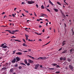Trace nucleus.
Returning a JSON list of instances; mask_svg holds the SVG:
<instances>
[{
	"mask_svg": "<svg viewBox=\"0 0 74 74\" xmlns=\"http://www.w3.org/2000/svg\"><path fill=\"white\" fill-rule=\"evenodd\" d=\"M27 4H34V1H27Z\"/></svg>",
	"mask_w": 74,
	"mask_h": 74,
	"instance_id": "nucleus-1",
	"label": "nucleus"
},
{
	"mask_svg": "<svg viewBox=\"0 0 74 74\" xmlns=\"http://www.w3.org/2000/svg\"><path fill=\"white\" fill-rule=\"evenodd\" d=\"M16 62H19V61L20 60V59H21V58L19 57H16Z\"/></svg>",
	"mask_w": 74,
	"mask_h": 74,
	"instance_id": "nucleus-2",
	"label": "nucleus"
},
{
	"mask_svg": "<svg viewBox=\"0 0 74 74\" xmlns=\"http://www.w3.org/2000/svg\"><path fill=\"white\" fill-rule=\"evenodd\" d=\"M39 66H40V65L39 64H37L35 66L34 68L35 69L37 70V69H38V67Z\"/></svg>",
	"mask_w": 74,
	"mask_h": 74,
	"instance_id": "nucleus-3",
	"label": "nucleus"
},
{
	"mask_svg": "<svg viewBox=\"0 0 74 74\" xmlns=\"http://www.w3.org/2000/svg\"><path fill=\"white\" fill-rule=\"evenodd\" d=\"M39 59L43 60L45 59H45H46L47 58H46V57H39V58H38V59Z\"/></svg>",
	"mask_w": 74,
	"mask_h": 74,
	"instance_id": "nucleus-4",
	"label": "nucleus"
},
{
	"mask_svg": "<svg viewBox=\"0 0 74 74\" xmlns=\"http://www.w3.org/2000/svg\"><path fill=\"white\" fill-rule=\"evenodd\" d=\"M69 67L70 69H71L72 71H73V66H71V65H69Z\"/></svg>",
	"mask_w": 74,
	"mask_h": 74,
	"instance_id": "nucleus-5",
	"label": "nucleus"
},
{
	"mask_svg": "<svg viewBox=\"0 0 74 74\" xmlns=\"http://www.w3.org/2000/svg\"><path fill=\"white\" fill-rule=\"evenodd\" d=\"M28 62L29 63H34L33 61L31 60V59H28Z\"/></svg>",
	"mask_w": 74,
	"mask_h": 74,
	"instance_id": "nucleus-6",
	"label": "nucleus"
},
{
	"mask_svg": "<svg viewBox=\"0 0 74 74\" xmlns=\"http://www.w3.org/2000/svg\"><path fill=\"white\" fill-rule=\"evenodd\" d=\"M16 54L18 55H21L22 54V53L21 52H18L16 53Z\"/></svg>",
	"mask_w": 74,
	"mask_h": 74,
	"instance_id": "nucleus-7",
	"label": "nucleus"
},
{
	"mask_svg": "<svg viewBox=\"0 0 74 74\" xmlns=\"http://www.w3.org/2000/svg\"><path fill=\"white\" fill-rule=\"evenodd\" d=\"M49 2L50 4H51V5H54V4H53V3H52L50 0H49Z\"/></svg>",
	"mask_w": 74,
	"mask_h": 74,
	"instance_id": "nucleus-8",
	"label": "nucleus"
},
{
	"mask_svg": "<svg viewBox=\"0 0 74 74\" xmlns=\"http://www.w3.org/2000/svg\"><path fill=\"white\" fill-rule=\"evenodd\" d=\"M15 62H16V59L14 58L12 60V62L13 63H15Z\"/></svg>",
	"mask_w": 74,
	"mask_h": 74,
	"instance_id": "nucleus-9",
	"label": "nucleus"
},
{
	"mask_svg": "<svg viewBox=\"0 0 74 74\" xmlns=\"http://www.w3.org/2000/svg\"><path fill=\"white\" fill-rule=\"evenodd\" d=\"M9 72L11 73H14V70L13 69H10Z\"/></svg>",
	"mask_w": 74,
	"mask_h": 74,
	"instance_id": "nucleus-10",
	"label": "nucleus"
},
{
	"mask_svg": "<svg viewBox=\"0 0 74 74\" xmlns=\"http://www.w3.org/2000/svg\"><path fill=\"white\" fill-rule=\"evenodd\" d=\"M28 56H29L30 58H32V59H33V60H34V59H35V58L33 57H32V56H30L28 55Z\"/></svg>",
	"mask_w": 74,
	"mask_h": 74,
	"instance_id": "nucleus-11",
	"label": "nucleus"
},
{
	"mask_svg": "<svg viewBox=\"0 0 74 74\" xmlns=\"http://www.w3.org/2000/svg\"><path fill=\"white\" fill-rule=\"evenodd\" d=\"M66 41L64 40L63 41V42L62 43V46H63V45H64L65 44H66Z\"/></svg>",
	"mask_w": 74,
	"mask_h": 74,
	"instance_id": "nucleus-12",
	"label": "nucleus"
},
{
	"mask_svg": "<svg viewBox=\"0 0 74 74\" xmlns=\"http://www.w3.org/2000/svg\"><path fill=\"white\" fill-rule=\"evenodd\" d=\"M53 10H54V11H55L56 12H58V11H59V10L56 9L54 8Z\"/></svg>",
	"mask_w": 74,
	"mask_h": 74,
	"instance_id": "nucleus-13",
	"label": "nucleus"
},
{
	"mask_svg": "<svg viewBox=\"0 0 74 74\" xmlns=\"http://www.w3.org/2000/svg\"><path fill=\"white\" fill-rule=\"evenodd\" d=\"M8 63H5L4 65L5 67H7V66H8Z\"/></svg>",
	"mask_w": 74,
	"mask_h": 74,
	"instance_id": "nucleus-14",
	"label": "nucleus"
},
{
	"mask_svg": "<svg viewBox=\"0 0 74 74\" xmlns=\"http://www.w3.org/2000/svg\"><path fill=\"white\" fill-rule=\"evenodd\" d=\"M24 62H25V64H27V60L25 59L24 60Z\"/></svg>",
	"mask_w": 74,
	"mask_h": 74,
	"instance_id": "nucleus-15",
	"label": "nucleus"
},
{
	"mask_svg": "<svg viewBox=\"0 0 74 74\" xmlns=\"http://www.w3.org/2000/svg\"><path fill=\"white\" fill-rule=\"evenodd\" d=\"M57 3L59 5H62L61 4H60V2H57Z\"/></svg>",
	"mask_w": 74,
	"mask_h": 74,
	"instance_id": "nucleus-16",
	"label": "nucleus"
},
{
	"mask_svg": "<svg viewBox=\"0 0 74 74\" xmlns=\"http://www.w3.org/2000/svg\"><path fill=\"white\" fill-rule=\"evenodd\" d=\"M23 46H24V47H27V45H26V44L25 43H24L23 44Z\"/></svg>",
	"mask_w": 74,
	"mask_h": 74,
	"instance_id": "nucleus-17",
	"label": "nucleus"
},
{
	"mask_svg": "<svg viewBox=\"0 0 74 74\" xmlns=\"http://www.w3.org/2000/svg\"><path fill=\"white\" fill-rule=\"evenodd\" d=\"M41 8H42V9H44V8H45V7H44V5H42L41 6Z\"/></svg>",
	"mask_w": 74,
	"mask_h": 74,
	"instance_id": "nucleus-18",
	"label": "nucleus"
},
{
	"mask_svg": "<svg viewBox=\"0 0 74 74\" xmlns=\"http://www.w3.org/2000/svg\"><path fill=\"white\" fill-rule=\"evenodd\" d=\"M52 66H56L57 65V64H52Z\"/></svg>",
	"mask_w": 74,
	"mask_h": 74,
	"instance_id": "nucleus-19",
	"label": "nucleus"
},
{
	"mask_svg": "<svg viewBox=\"0 0 74 74\" xmlns=\"http://www.w3.org/2000/svg\"><path fill=\"white\" fill-rule=\"evenodd\" d=\"M15 41H18V42H21V41L18 40H15Z\"/></svg>",
	"mask_w": 74,
	"mask_h": 74,
	"instance_id": "nucleus-20",
	"label": "nucleus"
},
{
	"mask_svg": "<svg viewBox=\"0 0 74 74\" xmlns=\"http://www.w3.org/2000/svg\"><path fill=\"white\" fill-rule=\"evenodd\" d=\"M2 69L3 70H6V68L4 67L3 68H2Z\"/></svg>",
	"mask_w": 74,
	"mask_h": 74,
	"instance_id": "nucleus-21",
	"label": "nucleus"
},
{
	"mask_svg": "<svg viewBox=\"0 0 74 74\" xmlns=\"http://www.w3.org/2000/svg\"><path fill=\"white\" fill-rule=\"evenodd\" d=\"M7 46L5 45L3 46L2 48H7Z\"/></svg>",
	"mask_w": 74,
	"mask_h": 74,
	"instance_id": "nucleus-22",
	"label": "nucleus"
},
{
	"mask_svg": "<svg viewBox=\"0 0 74 74\" xmlns=\"http://www.w3.org/2000/svg\"><path fill=\"white\" fill-rule=\"evenodd\" d=\"M66 52H67V50H66L64 51H63L62 52V53H65Z\"/></svg>",
	"mask_w": 74,
	"mask_h": 74,
	"instance_id": "nucleus-23",
	"label": "nucleus"
},
{
	"mask_svg": "<svg viewBox=\"0 0 74 74\" xmlns=\"http://www.w3.org/2000/svg\"><path fill=\"white\" fill-rule=\"evenodd\" d=\"M21 64L22 65H24V66H26V64H25V63H21Z\"/></svg>",
	"mask_w": 74,
	"mask_h": 74,
	"instance_id": "nucleus-24",
	"label": "nucleus"
},
{
	"mask_svg": "<svg viewBox=\"0 0 74 74\" xmlns=\"http://www.w3.org/2000/svg\"><path fill=\"white\" fill-rule=\"evenodd\" d=\"M39 59L38 58H35V59H34V60H38V59Z\"/></svg>",
	"mask_w": 74,
	"mask_h": 74,
	"instance_id": "nucleus-25",
	"label": "nucleus"
},
{
	"mask_svg": "<svg viewBox=\"0 0 74 74\" xmlns=\"http://www.w3.org/2000/svg\"><path fill=\"white\" fill-rule=\"evenodd\" d=\"M67 60L69 61V62H70V61H71V59L69 58H67Z\"/></svg>",
	"mask_w": 74,
	"mask_h": 74,
	"instance_id": "nucleus-26",
	"label": "nucleus"
},
{
	"mask_svg": "<svg viewBox=\"0 0 74 74\" xmlns=\"http://www.w3.org/2000/svg\"><path fill=\"white\" fill-rule=\"evenodd\" d=\"M6 31H7L8 32H9V33H10V34L11 33V31L10 30H6Z\"/></svg>",
	"mask_w": 74,
	"mask_h": 74,
	"instance_id": "nucleus-27",
	"label": "nucleus"
},
{
	"mask_svg": "<svg viewBox=\"0 0 74 74\" xmlns=\"http://www.w3.org/2000/svg\"><path fill=\"white\" fill-rule=\"evenodd\" d=\"M50 42H51V41H49L48 43L46 44L45 45H43V46H45V45H47V44H49V43Z\"/></svg>",
	"mask_w": 74,
	"mask_h": 74,
	"instance_id": "nucleus-28",
	"label": "nucleus"
},
{
	"mask_svg": "<svg viewBox=\"0 0 74 74\" xmlns=\"http://www.w3.org/2000/svg\"><path fill=\"white\" fill-rule=\"evenodd\" d=\"M18 51H20V52H23V51L21 49H18Z\"/></svg>",
	"mask_w": 74,
	"mask_h": 74,
	"instance_id": "nucleus-29",
	"label": "nucleus"
},
{
	"mask_svg": "<svg viewBox=\"0 0 74 74\" xmlns=\"http://www.w3.org/2000/svg\"><path fill=\"white\" fill-rule=\"evenodd\" d=\"M4 44H2L1 46V47H4Z\"/></svg>",
	"mask_w": 74,
	"mask_h": 74,
	"instance_id": "nucleus-30",
	"label": "nucleus"
},
{
	"mask_svg": "<svg viewBox=\"0 0 74 74\" xmlns=\"http://www.w3.org/2000/svg\"><path fill=\"white\" fill-rule=\"evenodd\" d=\"M23 42H24L25 43H26V41H25V39H23Z\"/></svg>",
	"mask_w": 74,
	"mask_h": 74,
	"instance_id": "nucleus-31",
	"label": "nucleus"
},
{
	"mask_svg": "<svg viewBox=\"0 0 74 74\" xmlns=\"http://www.w3.org/2000/svg\"><path fill=\"white\" fill-rule=\"evenodd\" d=\"M23 42H24L25 43H26V41H25V39H23Z\"/></svg>",
	"mask_w": 74,
	"mask_h": 74,
	"instance_id": "nucleus-32",
	"label": "nucleus"
},
{
	"mask_svg": "<svg viewBox=\"0 0 74 74\" xmlns=\"http://www.w3.org/2000/svg\"><path fill=\"white\" fill-rule=\"evenodd\" d=\"M22 67L21 66H19L18 67L19 69H22Z\"/></svg>",
	"mask_w": 74,
	"mask_h": 74,
	"instance_id": "nucleus-33",
	"label": "nucleus"
},
{
	"mask_svg": "<svg viewBox=\"0 0 74 74\" xmlns=\"http://www.w3.org/2000/svg\"><path fill=\"white\" fill-rule=\"evenodd\" d=\"M25 37L28 38V37H29V36L28 35H26V34H25Z\"/></svg>",
	"mask_w": 74,
	"mask_h": 74,
	"instance_id": "nucleus-34",
	"label": "nucleus"
},
{
	"mask_svg": "<svg viewBox=\"0 0 74 74\" xmlns=\"http://www.w3.org/2000/svg\"><path fill=\"white\" fill-rule=\"evenodd\" d=\"M63 58L62 57L60 58V60H63Z\"/></svg>",
	"mask_w": 74,
	"mask_h": 74,
	"instance_id": "nucleus-35",
	"label": "nucleus"
},
{
	"mask_svg": "<svg viewBox=\"0 0 74 74\" xmlns=\"http://www.w3.org/2000/svg\"><path fill=\"white\" fill-rule=\"evenodd\" d=\"M64 3H66V5H69V4H68V3H66V0H64Z\"/></svg>",
	"mask_w": 74,
	"mask_h": 74,
	"instance_id": "nucleus-36",
	"label": "nucleus"
},
{
	"mask_svg": "<svg viewBox=\"0 0 74 74\" xmlns=\"http://www.w3.org/2000/svg\"><path fill=\"white\" fill-rule=\"evenodd\" d=\"M56 73L57 74H59V73H60V71H56Z\"/></svg>",
	"mask_w": 74,
	"mask_h": 74,
	"instance_id": "nucleus-37",
	"label": "nucleus"
},
{
	"mask_svg": "<svg viewBox=\"0 0 74 74\" xmlns=\"http://www.w3.org/2000/svg\"><path fill=\"white\" fill-rule=\"evenodd\" d=\"M73 48H72L70 51V52H72V51H73Z\"/></svg>",
	"mask_w": 74,
	"mask_h": 74,
	"instance_id": "nucleus-38",
	"label": "nucleus"
},
{
	"mask_svg": "<svg viewBox=\"0 0 74 74\" xmlns=\"http://www.w3.org/2000/svg\"><path fill=\"white\" fill-rule=\"evenodd\" d=\"M46 17H47V18H48V16H47V15L45 14V15H44Z\"/></svg>",
	"mask_w": 74,
	"mask_h": 74,
	"instance_id": "nucleus-39",
	"label": "nucleus"
},
{
	"mask_svg": "<svg viewBox=\"0 0 74 74\" xmlns=\"http://www.w3.org/2000/svg\"><path fill=\"white\" fill-rule=\"evenodd\" d=\"M18 66V64H16L14 65V67H17Z\"/></svg>",
	"mask_w": 74,
	"mask_h": 74,
	"instance_id": "nucleus-40",
	"label": "nucleus"
},
{
	"mask_svg": "<svg viewBox=\"0 0 74 74\" xmlns=\"http://www.w3.org/2000/svg\"><path fill=\"white\" fill-rule=\"evenodd\" d=\"M36 8H38V4L36 5Z\"/></svg>",
	"mask_w": 74,
	"mask_h": 74,
	"instance_id": "nucleus-41",
	"label": "nucleus"
},
{
	"mask_svg": "<svg viewBox=\"0 0 74 74\" xmlns=\"http://www.w3.org/2000/svg\"><path fill=\"white\" fill-rule=\"evenodd\" d=\"M62 48H60V49L58 50V51H61V50H62Z\"/></svg>",
	"mask_w": 74,
	"mask_h": 74,
	"instance_id": "nucleus-42",
	"label": "nucleus"
},
{
	"mask_svg": "<svg viewBox=\"0 0 74 74\" xmlns=\"http://www.w3.org/2000/svg\"><path fill=\"white\" fill-rule=\"evenodd\" d=\"M62 15H63L64 17H66V16H65V15H64V14L62 13Z\"/></svg>",
	"mask_w": 74,
	"mask_h": 74,
	"instance_id": "nucleus-43",
	"label": "nucleus"
},
{
	"mask_svg": "<svg viewBox=\"0 0 74 74\" xmlns=\"http://www.w3.org/2000/svg\"><path fill=\"white\" fill-rule=\"evenodd\" d=\"M27 64V66H30V63H28Z\"/></svg>",
	"mask_w": 74,
	"mask_h": 74,
	"instance_id": "nucleus-44",
	"label": "nucleus"
},
{
	"mask_svg": "<svg viewBox=\"0 0 74 74\" xmlns=\"http://www.w3.org/2000/svg\"><path fill=\"white\" fill-rule=\"evenodd\" d=\"M12 16H13V17H15V16L14 15V14H12Z\"/></svg>",
	"mask_w": 74,
	"mask_h": 74,
	"instance_id": "nucleus-45",
	"label": "nucleus"
},
{
	"mask_svg": "<svg viewBox=\"0 0 74 74\" xmlns=\"http://www.w3.org/2000/svg\"><path fill=\"white\" fill-rule=\"evenodd\" d=\"M47 11H48L49 12H50V10H49V9H47Z\"/></svg>",
	"mask_w": 74,
	"mask_h": 74,
	"instance_id": "nucleus-46",
	"label": "nucleus"
},
{
	"mask_svg": "<svg viewBox=\"0 0 74 74\" xmlns=\"http://www.w3.org/2000/svg\"><path fill=\"white\" fill-rule=\"evenodd\" d=\"M56 67H60V66H59V65H57V66H56Z\"/></svg>",
	"mask_w": 74,
	"mask_h": 74,
	"instance_id": "nucleus-47",
	"label": "nucleus"
},
{
	"mask_svg": "<svg viewBox=\"0 0 74 74\" xmlns=\"http://www.w3.org/2000/svg\"><path fill=\"white\" fill-rule=\"evenodd\" d=\"M25 12H26V13H29V12L27 11H25Z\"/></svg>",
	"mask_w": 74,
	"mask_h": 74,
	"instance_id": "nucleus-48",
	"label": "nucleus"
},
{
	"mask_svg": "<svg viewBox=\"0 0 74 74\" xmlns=\"http://www.w3.org/2000/svg\"><path fill=\"white\" fill-rule=\"evenodd\" d=\"M14 32H19V30H15V31H14Z\"/></svg>",
	"mask_w": 74,
	"mask_h": 74,
	"instance_id": "nucleus-49",
	"label": "nucleus"
},
{
	"mask_svg": "<svg viewBox=\"0 0 74 74\" xmlns=\"http://www.w3.org/2000/svg\"><path fill=\"white\" fill-rule=\"evenodd\" d=\"M23 52H27V51H23Z\"/></svg>",
	"mask_w": 74,
	"mask_h": 74,
	"instance_id": "nucleus-50",
	"label": "nucleus"
},
{
	"mask_svg": "<svg viewBox=\"0 0 74 74\" xmlns=\"http://www.w3.org/2000/svg\"><path fill=\"white\" fill-rule=\"evenodd\" d=\"M22 15H23V16H25V15H24V14L23 13L22 14Z\"/></svg>",
	"mask_w": 74,
	"mask_h": 74,
	"instance_id": "nucleus-51",
	"label": "nucleus"
},
{
	"mask_svg": "<svg viewBox=\"0 0 74 74\" xmlns=\"http://www.w3.org/2000/svg\"><path fill=\"white\" fill-rule=\"evenodd\" d=\"M49 69L50 70H54V68H50Z\"/></svg>",
	"mask_w": 74,
	"mask_h": 74,
	"instance_id": "nucleus-52",
	"label": "nucleus"
},
{
	"mask_svg": "<svg viewBox=\"0 0 74 74\" xmlns=\"http://www.w3.org/2000/svg\"><path fill=\"white\" fill-rule=\"evenodd\" d=\"M42 32H45V29H43V30L42 31Z\"/></svg>",
	"mask_w": 74,
	"mask_h": 74,
	"instance_id": "nucleus-53",
	"label": "nucleus"
},
{
	"mask_svg": "<svg viewBox=\"0 0 74 74\" xmlns=\"http://www.w3.org/2000/svg\"><path fill=\"white\" fill-rule=\"evenodd\" d=\"M16 9H17V8H14V11H16Z\"/></svg>",
	"mask_w": 74,
	"mask_h": 74,
	"instance_id": "nucleus-54",
	"label": "nucleus"
},
{
	"mask_svg": "<svg viewBox=\"0 0 74 74\" xmlns=\"http://www.w3.org/2000/svg\"><path fill=\"white\" fill-rule=\"evenodd\" d=\"M26 40H28V38L26 37Z\"/></svg>",
	"mask_w": 74,
	"mask_h": 74,
	"instance_id": "nucleus-55",
	"label": "nucleus"
},
{
	"mask_svg": "<svg viewBox=\"0 0 74 74\" xmlns=\"http://www.w3.org/2000/svg\"><path fill=\"white\" fill-rule=\"evenodd\" d=\"M28 52H30L31 51V50L29 49H28Z\"/></svg>",
	"mask_w": 74,
	"mask_h": 74,
	"instance_id": "nucleus-56",
	"label": "nucleus"
},
{
	"mask_svg": "<svg viewBox=\"0 0 74 74\" xmlns=\"http://www.w3.org/2000/svg\"><path fill=\"white\" fill-rule=\"evenodd\" d=\"M35 34H37V35H38V33L36 32H35Z\"/></svg>",
	"mask_w": 74,
	"mask_h": 74,
	"instance_id": "nucleus-57",
	"label": "nucleus"
},
{
	"mask_svg": "<svg viewBox=\"0 0 74 74\" xmlns=\"http://www.w3.org/2000/svg\"><path fill=\"white\" fill-rule=\"evenodd\" d=\"M45 21H47L48 22H49V21H48V20L47 19H45Z\"/></svg>",
	"mask_w": 74,
	"mask_h": 74,
	"instance_id": "nucleus-58",
	"label": "nucleus"
},
{
	"mask_svg": "<svg viewBox=\"0 0 74 74\" xmlns=\"http://www.w3.org/2000/svg\"><path fill=\"white\" fill-rule=\"evenodd\" d=\"M25 4V2H23L21 3V4Z\"/></svg>",
	"mask_w": 74,
	"mask_h": 74,
	"instance_id": "nucleus-59",
	"label": "nucleus"
},
{
	"mask_svg": "<svg viewBox=\"0 0 74 74\" xmlns=\"http://www.w3.org/2000/svg\"><path fill=\"white\" fill-rule=\"evenodd\" d=\"M5 13L4 12H3L2 14V15H3V14H5Z\"/></svg>",
	"mask_w": 74,
	"mask_h": 74,
	"instance_id": "nucleus-60",
	"label": "nucleus"
},
{
	"mask_svg": "<svg viewBox=\"0 0 74 74\" xmlns=\"http://www.w3.org/2000/svg\"><path fill=\"white\" fill-rule=\"evenodd\" d=\"M40 15H45V14H41Z\"/></svg>",
	"mask_w": 74,
	"mask_h": 74,
	"instance_id": "nucleus-61",
	"label": "nucleus"
},
{
	"mask_svg": "<svg viewBox=\"0 0 74 74\" xmlns=\"http://www.w3.org/2000/svg\"><path fill=\"white\" fill-rule=\"evenodd\" d=\"M11 38H14V36H13L11 37Z\"/></svg>",
	"mask_w": 74,
	"mask_h": 74,
	"instance_id": "nucleus-62",
	"label": "nucleus"
},
{
	"mask_svg": "<svg viewBox=\"0 0 74 74\" xmlns=\"http://www.w3.org/2000/svg\"><path fill=\"white\" fill-rule=\"evenodd\" d=\"M37 21H38V22H39V21H40V19H38L37 20Z\"/></svg>",
	"mask_w": 74,
	"mask_h": 74,
	"instance_id": "nucleus-63",
	"label": "nucleus"
},
{
	"mask_svg": "<svg viewBox=\"0 0 74 74\" xmlns=\"http://www.w3.org/2000/svg\"><path fill=\"white\" fill-rule=\"evenodd\" d=\"M12 74H16V73H15V72H14V73H13Z\"/></svg>",
	"mask_w": 74,
	"mask_h": 74,
	"instance_id": "nucleus-64",
	"label": "nucleus"
}]
</instances>
